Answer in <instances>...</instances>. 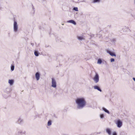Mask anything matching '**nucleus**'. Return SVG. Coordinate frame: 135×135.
Listing matches in <instances>:
<instances>
[{
  "mask_svg": "<svg viewBox=\"0 0 135 135\" xmlns=\"http://www.w3.org/2000/svg\"><path fill=\"white\" fill-rule=\"evenodd\" d=\"M75 103L77 105V107L79 109H82L85 105L86 102L84 97L77 98L75 100Z\"/></svg>",
  "mask_w": 135,
  "mask_h": 135,
  "instance_id": "1",
  "label": "nucleus"
},
{
  "mask_svg": "<svg viewBox=\"0 0 135 135\" xmlns=\"http://www.w3.org/2000/svg\"><path fill=\"white\" fill-rule=\"evenodd\" d=\"M93 80L95 83H97L99 81V76L98 74L97 73H95V75L94 76Z\"/></svg>",
  "mask_w": 135,
  "mask_h": 135,
  "instance_id": "2",
  "label": "nucleus"
},
{
  "mask_svg": "<svg viewBox=\"0 0 135 135\" xmlns=\"http://www.w3.org/2000/svg\"><path fill=\"white\" fill-rule=\"evenodd\" d=\"M117 127L118 128H121L122 126V122L119 119H118L115 122Z\"/></svg>",
  "mask_w": 135,
  "mask_h": 135,
  "instance_id": "3",
  "label": "nucleus"
},
{
  "mask_svg": "<svg viewBox=\"0 0 135 135\" xmlns=\"http://www.w3.org/2000/svg\"><path fill=\"white\" fill-rule=\"evenodd\" d=\"M51 86L54 88H56L57 86V84L54 78H51Z\"/></svg>",
  "mask_w": 135,
  "mask_h": 135,
  "instance_id": "4",
  "label": "nucleus"
},
{
  "mask_svg": "<svg viewBox=\"0 0 135 135\" xmlns=\"http://www.w3.org/2000/svg\"><path fill=\"white\" fill-rule=\"evenodd\" d=\"M18 30V25L17 22L14 21L13 24V30L14 32H17Z\"/></svg>",
  "mask_w": 135,
  "mask_h": 135,
  "instance_id": "5",
  "label": "nucleus"
},
{
  "mask_svg": "<svg viewBox=\"0 0 135 135\" xmlns=\"http://www.w3.org/2000/svg\"><path fill=\"white\" fill-rule=\"evenodd\" d=\"M77 38L79 40L82 41L85 39V36H77Z\"/></svg>",
  "mask_w": 135,
  "mask_h": 135,
  "instance_id": "6",
  "label": "nucleus"
},
{
  "mask_svg": "<svg viewBox=\"0 0 135 135\" xmlns=\"http://www.w3.org/2000/svg\"><path fill=\"white\" fill-rule=\"evenodd\" d=\"M35 77L37 80H39L40 78V74L39 73H36L35 74Z\"/></svg>",
  "mask_w": 135,
  "mask_h": 135,
  "instance_id": "7",
  "label": "nucleus"
},
{
  "mask_svg": "<svg viewBox=\"0 0 135 135\" xmlns=\"http://www.w3.org/2000/svg\"><path fill=\"white\" fill-rule=\"evenodd\" d=\"M67 23H71L72 24H73L74 25H76V22L73 20H69L67 21Z\"/></svg>",
  "mask_w": 135,
  "mask_h": 135,
  "instance_id": "8",
  "label": "nucleus"
},
{
  "mask_svg": "<svg viewBox=\"0 0 135 135\" xmlns=\"http://www.w3.org/2000/svg\"><path fill=\"white\" fill-rule=\"evenodd\" d=\"M95 89H97L100 92H101L102 90L97 85L94 86L93 87Z\"/></svg>",
  "mask_w": 135,
  "mask_h": 135,
  "instance_id": "9",
  "label": "nucleus"
},
{
  "mask_svg": "<svg viewBox=\"0 0 135 135\" xmlns=\"http://www.w3.org/2000/svg\"><path fill=\"white\" fill-rule=\"evenodd\" d=\"M106 132L109 135H110L111 134V130L110 129V128H107L106 129Z\"/></svg>",
  "mask_w": 135,
  "mask_h": 135,
  "instance_id": "10",
  "label": "nucleus"
},
{
  "mask_svg": "<svg viewBox=\"0 0 135 135\" xmlns=\"http://www.w3.org/2000/svg\"><path fill=\"white\" fill-rule=\"evenodd\" d=\"M9 83V84L10 85H12L14 83V81L13 80H8V82Z\"/></svg>",
  "mask_w": 135,
  "mask_h": 135,
  "instance_id": "11",
  "label": "nucleus"
},
{
  "mask_svg": "<svg viewBox=\"0 0 135 135\" xmlns=\"http://www.w3.org/2000/svg\"><path fill=\"white\" fill-rule=\"evenodd\" d=\"M108 53L111 56H116L115 54L113 52H111L110 51H109L108 52Z\"/></svg>",
  "mask_w": 135,
  "mask_h": 135,
  "instance_id": "12",
  "label": "nucleus"
},
{
  "mask_svg": "<svg viewBox=\"0 0 135 135\" xmlns=\"http://www.w3.org/2000/svg\"><path fill=\"white\" fill-rule=\"evenodd\" d=\"M103 110L105 112L107 113L108 114H109L110 113L109 111L107 110L106 108L104 107H103L102 108Z\"/></svg>",
  "mask_w": 135,
  "mask_h": 135,
  "instance_id": "13",
  "label": "nucleus"
},
{
  "mask_svg": "<svg viewBox=\"0 0 135 135\" xmlns=\"http://www.w3.org/2000/svg\"><path fill=\"white\" fill-rule=\"evenodd\" d=\"M18 123H19L20 124H21L23 122V120L22 119H21L20 118L18 119Z\"/></svg>",
  "mask_w": 135,
  "mask_h": 135,
  "instance_id": "14",
  "label": "nucleus"
},
{
  "mask_svg": "<svg viewBox=\"0 0 135 135\" xmlns=\"http://www.w3.org/2000/svg\"><path fill=\"white\" fill-rule=\"evenodd\" d=\"M100 0H93L92 2L93 3H99L100 2Z\"/></svg>",
  "mask_w": 135,
  "mask_h": 135,
  "instance_id": "15",
  "label": "nucleus"
},
{
  "mask_svg": "<svg viewBox=\"0 0 135 135\" xmlns=\"http://www.w3.org/2000/svg\"><path fill=\"white\" fill-rule=\"evenodd\" d=\"M102 61L101 59H99L98 60L97 63L99 64H100L102 63Z\"/></svg>",
  "mask_w": 135,
  "mask_h": 135,
  "instance_id": "16",
  "label": "nucleus"
},
{
  "mask_svg": "<svg viewBox=\"0 0 135 135\" xmlns=\"http://www.w3.org/2000/svg\"><path fill=\"white\" fill-rule=\"evenodd\" d=\"M52 122L51 120H49L48 121L47 123V125L48 126H50L51 125Z\"/></svg>",
  "mask_w": 135,
  "mask_h": 135,
  "instance_id": "17",
  "label": "nucleus"
},
{
  "mask_svg": "<svg viewBox=\"0 0 135 135\" xmlns=\"http://www.w3.org/2000/svg\"><path fill=\"white\" fill-rule=\"evenodd\" d=\"M34 54L36 56H38L39 55V53L37 51H35Z\"/></svg>",
  "mask_w": 135,
  "mask_h": 135,
  "instance_id": "18",
  "label": "nucleus"
},
{
  "mask_svg": "<svg viewBox=\"0 0 135 135\" xmlns=\"http://www.w3.org/2000/svg\"><path fill=\"white\" fill-rule=\"evenodd\" d=\"M14 66L13 65H12L11 66V71H13L14 69Z\"/></svg>",
  "mask_w": 135,
  "mask_h": 135,
  "instance_id": "19",
  "label": "nucleus"
},
{
  "mask_svg": "<svg viewBox=\"0 0 135 135\" xmlns=\"http://www.w3.org/2000/svg\"><path fill=\"white\" fill-rule=\"evenodd\" d=\"M73 9L74 10H75L76 11H78V8L77 7H74L73 8Z\"/></svg>",
  "mask_w": 135,
  "mask_h": 135,
  "instance_id": "20",
  "label": "nucleus"
},
{
  "mask_svg": "<svg viewBox=\"0 0 135 135\" xmlns=\"http://www.w3.org/2000/svg\"><path fill=\"white\" fill-rule=\"evenodd\" d=\"M100 117L101 119L103 118L104 117V115L103 114H100Z\"/></svg>",
  "mask_w": 135,
  "mask_h": 135,
  "instance_id": "21",
  "label": "nucleus"
},
{
  "mask_svg": "<svg viewBox=\"0 0 135 135\" xmlns=\"http://www.w3.org/2000/svg\"><path fill=\"white\" fill-rule=\"evenodd\" d=\"M114 59L113 58H112L110 59V61L111 62H114Z\"/></svg>",
  "mask_w": 135,
  "mask_h": 135,
  "instance_id": "22",
  "label": "nucleus"
},
{
  "mask_svg": "<svg viewBox=\"0 0 135 135\" xmlns=\"http://www.w3.org/2000/svg\"><path fill=\"white\" fill-rule=\"evenodd\" d=\"M113 135H117L116 133L115 132H114L113 133Z\"/></svg>",
  "mask_w": 135,
  "mask_h": 135,
  "instance_id": "23",
  "label": "nucleus"
},
{
  "mask_svg": "<svg viewBox=\"0 0 135 135\" xmlns=\"http://www.w3.org/2000/svg\"><path fill=\"white\" fill-rule=\"evenodd\" d=\"M31 45L32 46H33V45H34V44L33 43H31Z\"/></svg>",
  "mask_w": 135,
  "mask_h": 135,
  "instance_id": "24",
  "label": "nucleus"
},
{
  "mask_svg": "<svg viewBox=\"0 0 135 135\" xmlns=\"http://www.w3.org/2000/svg\"><path fill=\"white\" fill-rule=\"evenodd\" d=\"M124 132H122L120 133V135H121L122 134L124 133Z\"/></svg>",
  "mask_w": 135,
  "mask_h": 135,
  "instance_id": "25",
  "label": "nucleus"
},
{
  "mask_svg": "<svg viewBox=\"0 0 135 135\" xmlns=\"http://www.w3.org/2000/svg\"><path fill=\"white\" fill-rule=\"evenodd\" d=\"M133 79L135 81V78H133Z\"/></svg>",
  "mask_w": 135,
  "mask_h": 135,
  "instance_id": "26",
  "label": "nucleus"
},
{
  "mask_svg": "<svg viewBox=\"0 0 135 135\" xmlns=\"http://www.w3.org/2000/svg\"><path fill=\"white\" fill-rule=\"evenodd\" d=\"M134 3L135 4V0H134Z\"/></svg>",
  "mask_w": 135,
  "mask_h": 135,
  "instance_id": "27",
  "label": "nucleus"
},
{
  "mask_svg": "<svg viewBox=\"0 0 135 135\" xmlns=\"http://www.w3.org/2000/svg\"><path fill=\"white\" fill-rule=\"evenodd\" d=\"M62 25H64V24H62Z\"/></svg>",
  "mask_w": 135,
  "mask_h": 135,
  "instance_id": "28",
  "label": "nucleus"
}]
</instances>
